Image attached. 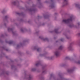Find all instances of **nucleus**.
<instances>
[{"instance_id": "nucleus-1", "label": "nucleus", "mask_w": 80, "mask_h": 80, "mask_svg": "<svg viewBox=\"0 0 80 80\" xmlns=\"http://www.w3.org/2000/svg\"><path fill=\"white\" fill-rule=\"evenodd\" d=\"M72 18H73V17H71L70 18V19H68L67 20H62V22L65 23H68L70 22H71V21H72Z\"/></svg>"}, {"instance_id": "nucleus-2", "label": "nucleus", "mask_w": 80, "mask_h": 80, "mask_svg": "<svg viewBox=\"0 0 80 80\" xmlns=\"http://www.w3.org/2000/svg\"><path fill=\"white\" fill-rule=\"evenodd\" d=\"M55 55L56 57H58L60 55V53L58 51H56L55 52Z\"/></svg>"}, {"instance_id": "nucleus-3", "label": "nucleus", "mask_w": 80, "mask_h": 80, "mask_svg": "<svg viewBox=\"0 0 80 80\" xmlns=\"http://www.w3.org/2000/svg\"><path fill=\"white\" fill-rule=\"evenodd\" d=\"M64 2L65 3H66V5H67V3H68V1L66 0H64Z\"/></svg>"}, {"instance_id": "nucleus-4", "label": "nucleus", "mask_w": 80, "mask_h": 80, "mask_svg": "<svg viewBox=\"0 0 80 80\" xmlns=\"http://www.w3.org/2000/svg\"><path fill=\"white\" fill-rule=\"evenodd\" d=\"M55 33H58V29H55Z\"/></svg>"}, {"instance_id": "nucleus-5", "label": "nucleus", "mask_w": 80, "mask_h": 80, "mask_svg": "<svg viewBox=\"0 0 80 80\" xmlns=\"http://www.w3.org/2000/svg\"><path fill=\"white\" fill-rule=\"evenodd\" d=\"M62 48H63V47H62V46H61L59 47V50H62Z\"/></svg>"}, {"instance_id": "nucleus-6", "label": "nucleus", "mask_w": 80, "mask_h": 80, "mask_svg": "<svg viewBox=\"0 0 80 80\" xmlns=\"http://www.w3.org/2000/svg\"><path fill=\"white\" fill-rule=\"evenodd\" d=\"M10 30H12V29L10 28H8V31H10Z\"/></svg>"}, {"instance_id": "nucleus-7", "label": "nucleus", "mask_w": 80, "mask_h": 80, "mask_svg": "<svg viewBox=\"0 0 80 80\" xmlns=\"http://www.w3.org/2000/svg\"><path fill=\"white\" fill-rule=\"evenodd\" d=\"M39 64H40V62H39L36 64V66H38V65Z\"/></svg>"}, {"instance_id": "nucleus-8", "label": "nucleus", "mask_w": 80, "mask_h": 80, "mask_svg": "<svg viewBox=\"0 0 80 80\" xmlns=\"http://www.w3.org/2000/svg\"><path fill=\"white\" fill-rule=\"evenodd\" d=\"M12 43H13V41H10L9 42V43L10 44H12Z\"/></svg>"}, {"instance_id": "nucleus-9", "label": "nucleus", "mask_w": 80, "mask_h": 80, "mask_svg": "<svg viewBox=\"0 0 80 80\" xmlns=\"http://www.w3.org/2000/svg\"><path fill=\"white\" fill-rule=\"evenodd\" d=\"M71 49L72 47H71V46H70L69 48H68V49H69V50H71Z\"/></svg>"}, {"instance_id": "nucleus-10", "label": "nucleus", "mask_w": 80, "mask_h": 80, "mask_svg": "<svg viewBox=\"0 0 80 80\" xmlns=\"http://www.w3.org/2000/svg\"><path fill=\"white\" fill-rule=\"evenodd\" d=\"M13 4L14 5H15L16 4V2H13Z\"/></svg>"}, {"instance_id": "nucleus-11", "label": "nucleus", "mask_w": 80, "mask_h": 80, "mask_svg": "<svg viewBox=\"0 0 80 80\" xmlns=\"http://www.w3.org/2000/svg\"><path fill=\"white\" fill-rule=\"evenodd\" d=\"M68 72H72V70H70V69H69V70H68Z\"/></svg>"}, {"instance_id": "nucleus-12", "label": "nucleus", "mask_w": 80, "mask_h": 80, "mask_svg": "<svg viewBox=\"0 0 80 80\" xmlns=\"http://www.w3.org/2000/svg\"><path fill=\"white\" fill-rule=\"evenodd\" d=\"M35 68H33L32 69V71H35Z\"/></svg>"}, {"instance_id": "nucleus-13", "label": "nucleus", "mask_w": 80, "mask_h": 80, "mask_svg": "<svg viewBox=\"0 0 80 80\" xmlns=\"http://www.w3.org/2000/svg\"><path fill=\"white\" fill-rule=\"evenodd\" d=\"M63 39L62 38L61 39V41L62 42H63Z\"/></svg>"}, {"instance_id": "nucleus-14", "label": "nucleus", "mask_w": 80, "mask_h": 80, "mask_svg": "<svg viewBox=\"0 0 80 80\" xmlns=\"http://www.w3.org/2000/svg\"><path fill=\"white\" fill-rule=\"evenodd\" d=\"M66 58V59H68V58H69L68 57H67Z\"/></svg>"}, {"instance_id": "nucleus-15", "label": "nucleus", "mask_w": 80, "mask_h": 80, "mask_svg": "<svg viewBox=\"0 0 80 80\" xmlns=\"http://www.w3.org/2000/svg\"><path fill=\"white\" fill-rule=\"evenodd\" d=\"M78 63H79V64H80V61H79L78 62Z\"/></svg>"}, {"instance_id": "nucleus-16", "label": "nucleus", "mask_w": 80, "mask_h": 80, "mask_svg": "<svg viewBox=\"0 0 80 80\" xmlns=\"http://www.w3.org/2000/svg\"><path fill=\"white\" fill-rule=\"evenodd\" d=\"M53 7H54V6L52 5L51 6V8H53Z\"/></svg>"}, {"instance_id": "nucleus-17", "label": "nucleus", "mask_w": 80, "mask_h": 80, "mask_svg": "<svg viewBox=\"0 0 80 80\" xmlns=\"http://www.w3.org/2000/svg\"><path fill=\"white\" fill-rule=\"evenodd\" d=\"M7 17H8L7 16H5V18H7Z\"/></svg>"}, {"instance_id": "nucleus-18", "label": "nucleus", "mask_w": 80, "mask_h": 80, "mask_svg": "<svg viewBox=\"0 0 80 80\" xmlns=\"http://www.w3.org/2000/svg\"><path fill=\"white\" fill-rule=\"evenodd\" d=\"M45 40H48V39L47 38H46L45 39Z\"/></svg>"}, {"instance_id": "nucleus-19", "label": "nucleus", "mask_w": 80, "mask_h": 80, "mask_svg": "<svg viewBox=\"0 0 80 80\" xmlns=\"http://www.w3.org/2000/svg\"><path fill=\"white\" fill-rule=\"evenodd\" d=\"M39 50H40V49H37V51H38V52Z\"/></svg>"}, {"instance_id": "nucleus-20", "label": "nucleus", "mask_w": 80, "mask_h": 80, "mask_svg": "<svg viewBox=\"0 0 80 80\" xmlns=\"http://www.w3.org/2000/svg\"><path fill=\"white\" fill-rule=\"evenodd\" d=\"M78 25H80V23L79 22H78Z\"/></svg>"}, {"instance_id": "nucleus-21", "label": "nucleus", "mask_w": 80, "mask_h": 80, "mask_svg": "<svg viewBox=\"0 0 80 80\" xmlns=\"http://www.w3.org/2000/svg\"><path fill=\"white\" fill-rule=\"evenodd\" d=\"M51 0V2H53V0Z\"/></svg>"}, {"instance_id": "nucleus-22", "label": "nucleus", "mask_w": 80, "mask_h": 80, "mask_svg": "<svg viewBox=\"0 0 80 80\" xmlns=\"http://www.w3.org/2000/svg\"><path fill=\"white\" fill-rule=\"evenodd\" d=\"M17 14H18V15H19V13H17Z\"/></svg>"}, {"instance_id": "nucleus-23", "label": "nucleus", "mask_w": 80, "mask_h": 80, "mask_svg": "<svg viewBox=\"0 0 80 80\" xmlns=\"http://www.w3.org/2000/svg\"><path fill=\"white\" fill-rule=\"evenodd\" d=\"M31 78L30 77V76L29 77V78Z\"/></svg>"}, {"instance_id": "nucleus-24", "label": "nucleus", "mask_w": 80, "mask_h": 80, "mask_svg": "<svg viewBox=\"0 0 80 80\" xmlns=\"http://www.w3.org/2000/svg\"><path fill=\"white\" fill-rule=\"evenodd\" d=\"M69 27H71V26H69Z\"/></svg>"}, {"instance_id": "nucleus-25", "label": "nucleus", "mask_w": 80, "mask_h": 80, "mask_svg": "<svg viewBox=\"0 0 80 80\" xmlns=\"http://www.w3.org/2000/svg\"><path fill=\"white\" fill-rule=\"evenodd\" d=\"M77 6V4H76V6Z\"/></svg>"}, {"instance_id": "nucleus-26", "label": "nucleus", "mask_w": 80, "mask_h": 80, "mask_svg": "<svg viewBox=\"0 0 80 80\" xmlns=\"http://www.w3.org/2000/svg\"><path fill=\"white\" fill-rule=\"evenodd\" d=\"M21 31L22 32V31H22V30H21Z\"/></svg>"}, {"instance_id": "nucleus-27", "label": "nucleus", "mask_w": 80, "mask_h": 80, "mask_svg": "<svg viewBox=\"0 0 80 80\" xmlns=\"http://www.w3.org/2000/svg\"><path fill=\"white\" fill-rule=\"evenodd\" d=\"M43 73H44V72H43Z\"/></svg>"}, {"instance_id": "nucleus-28", "label": "nucleus", "mask_w": 80, "mask_h": 80, "mask_svg": "<svg viewBox=\"0 0 80 80\" xmlns=\"http://www.w3.org/2000/svg\"><path fill=\"white\" fill-rule=\"evenodd\" d=\"M38 0V1H39V0Z\"/></svg>"}]
</instances>
